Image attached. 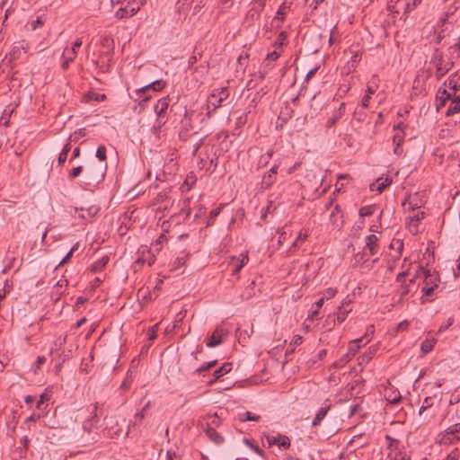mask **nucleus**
<instances>
[{"mask_svg": "<svg viewBox=\"0 0 460 460\" xmlns=\"http://www.w3.org/2000/svg\"><path fill=\"white\" fill-rule=\"evenodd\" d=\"M453 63L449 59H431L427 67V77L435 75L438 79L444 76L451 68Z\"/></svg>", "mask_w": 460, "mask_h": 460, "instance_id": "f257e3e1", "label": "nucleus"}, {"mask_svg": "<svg viewBox=\"0 0 460 460\" xmlns=\"http://www.w3.org/2000/svg\"><path fill=\"white\" fill-rule=\"evenodd\" d=\"M229 96V91L227 87L217 88L212 91L208 98V115L210 116L211 111H216L222 105V102L226 100Z\"/></svg>", "mask_w": 460, "mask_h": 460, "instance_id": "f03ea898", "label": "nucleus"}, {"mask_svg": "<svg viewBox=\"0 0 460 460\" xmlns=\"http://www.w3.org/2000/svg\"><path fill=\"white\" fill-rule=\"evenodd\" d=\"M144 0H132L128 2L126 6L120 7L116 12V17L118 19H123L135 15L144 4Z\"/></svg>", "mask_w": 460, "mask_h": 460, "instance_id": "7ed1b4c3", "label": "nucleus"}, {"mask_svg": "<svg viewBox=\"0 0 460 460\" xmlns=\"http://www.w3.org/2000/svg\"><path fill=\"white\" fill-rule=\"evenodd\" d=\"M156 252L154 249L147 246H141L137 251V258L135 261L136 264L144 265L147 264L152 266L155 261Z\"/></svg>", "mask_w": 460, "mask_h": 460, "instance_id": "20e7f679", "label": "nucleus"}, {"mask_svg": "<svg viewBox=\"0 0 460 460\" xmlns=\"http://www.w3.org/2000/svg\"><path fill=\"white\" fill-rule=\"evenodd\" d=\"M168 106H169L168 97H163L156 102V103L154 107L155 112L156 113V115L158 117L157 125L154 127L155 130H159L160 128L165 123L166 120L164 119V114L168 109Z\"/></svg>", "mask_w": 460, "mask_h": 460, "instance_id": "39448f33", "label": "nucleus"}, {"mask_svg": "<svg viewBox=\"0 0 460 460\" xmlns=\"http://www.w3.org/2000/svg\"><path fill=\"white\" fill-rule=\"evenodd\" d=\"M455 97H460V94H457V91H453L448 89H441L439 88L437 95H436V107L437 111H439L446 105L447 101H451L455 99Z\"/></svg>", "mask_w": 460, "mask_h": 460, "instance_id": "423d86ee", "label": "nucleus"}, {"mask_svg": "<svg viewBox=\"0 0 460 460\" xmlns=\"http://www.w3.org/2000/svg\"><path fill=\"white\" fill-rule=\"evenodd\" d=\"M379 252L378 238L375 234H369L366 237L365 246L361 259L376 255Z\"/></svg>", "mask_w": 460, "mask_h": 460, "instance_id": "0eeeda50", "label": "nucleus"}, {"mask_svg": "<svg viewBox=\"0 0 460 460\" xmlns=\"http://www.w3.org/2000/svg\"><path fill=\"white\" fill-rule=\"evenodd\" d=\"M351 299L349 297H346L341 305L337 308L336 312V321L339 324L342 323L346 318L348 317V314L352 311V308L350 307Z\"/></svg>", "mask_w": 460, "mask_h": 460, "instance_id": "6e6552de", "label": "nucleus"}, {"mask_svg": "<svg viewBox=\"0 0 460 460\" xmlns=\"http://www.w3.org/2000/svg\"><path fill=\"white\" fill-rule=\"evenodd\" d=\"M249 261L247 254L242 253L240 257H231L228 266L231 268L232 275H238L239 271L243 268L244 265Z\"/></svg>", "mask_w": 460, "mask_h": 460, "instance_id": "1a4fd4ad", "label": "nucleus"}, {"mask_svg": "<svg viewBox=\"0 0 460 460\" xmlns=\"http://www.w3.org/2000/svg\"><path fill=\"white\" fill-rule=\"evenodd\" d=\"M420 274H422L424 277L423 285H427L428 287L431 286L432 288H438V283L440 282L439 276L437 272H431L429 270H426L423 268H420Z\"/></svg>", "mask_w": 460, "mask_h": 460, "instance_id": "9d476101", "label": "nucleus"}, {"mask_svg": "<svg viewBox=\"0 0 460 460\" xmlns=\"http://www.w3.org/2000/svg\"><path fill=\"white\" fill-rule=\"evenodd\" d=\"M277 174H278V165H273L269 170V172L263 175L261 182V188L263 190H267V189L270 188L277 180Z\"/></svg>", "mask_w": 460, "mask_h": 460, "instance_id": "9b49d317", "label": "nucleus"}, {"mask_svg": "<svg viewBox=\"0 0 460 460\" xmlns=\"http://www.w3.org/2000/svg\"><path fill=\"white\" fill-rule=\"evenodd\" d=\"M266 439L270 446L278 445L279 447H283L285 449L289 448L291 445L289 438L282 434H279L276 437L267 436Z\"/></svg>", "mask_w": 460, "mask_h": 460, "instance_id": "f8f14e48", "label": "nucleus"}, {"mask_svg": "<svg viewBox=\"0 0 460 460\" xmlns=\"http://www.w3.org/2000/svg\"><path fill=\"white\" fill-rule=\"evenodd\" d=\"M227 334V331L221 327H217L211 336L208 339L207 346L214 348L222 342V337Z\"/></svg>", "mask_w": 460, "mask_h": 460, "instance_id": "ddd939ff", "label": "nucleus"}, {"mask_svg": "<svg viewBox=\"0 0 460 460\" xmlns=\"http://www.w3.org/2000/svg\"><path fill=\"white\" fill-rule=\"evenodd\" d=\"M98 212H99V208L97 206H90L87 208H75V213L77 214V217L84 219V220L92 219Z\"/></svg>", "mask_w": 460, "mask_h": 460, "instance_id": "4468645a", "label": "nucleus"}, {"mask_svg": "<svg viewBox=\"0 0 460 460\" xmlns=\"http://www.w3.org/2000/svg\"><path fill=\"white\" fill-rule=\"evenodd\" d=\"M330 221L336 228L340 229L342 226V212L339 205H336L330 214Z\"/></svg>", "mask_w": 460, "mask_h": 460, "instance_id": "2eb2a0df", "label": "nucleus"}, {"mask_svg": "<svg viewBox=\"0 0 460 460\" xmlns=\"http://www.w3.org/2000/svg\"><path fill=\"white\" fill-rule=\"evenodd\" d=\"M391 183L392 180L389 177H381L376 180V183L370 185V190L372 191L376 190L378 193H382Z\"/></svg>", "mask_w": 460, "mask_h": 460, "instance_id": "dca6fc26", "label": "nucleus"}, {"mask_svg": "<svg viewBox=\"0 0 460 460\" xmlns=\"http://www.w3.org/2000/svg\"><path fill=\"white\" fill-rule=\"evenodd\" d=\"M288 33L286 31L279 32L276 41H275V47L280 48L285 44V41L287 40ZM280 53L277 51V49L273 50L271 53H268L266 58H279Z\"/></svg>", "mask_w": 460, "mask_h": 460, "instance_id": "f3484780", "label": "nucleus"}, {"mask_svg": "<svg viewBox=\"0 0 460 460\" xmlns=\"http://www.w3.org/2000/svg\"><path fill=\"white\" fill-rule=\"evenodd\" d=\"M363 341H365V344H367L369 342L370 338H367V335H365L361 338H358V339H356V340H353L352 341H350L349 345V349H348L349 354H350L351 356H354L359 349V348L361 346L360 343Z\"/></svg>", "mask_w": 460, "mask_h": 460, "instance_id": "a211bd4d", "label": "nucleus"}, {"mask_svg": "<svg viewBox=\"0 0 460 460\" xmlns=\"http://www.w3.org/2000/svg\"><path fill=\"white\" fill-rule=\"evenodd\" d=\"M425 217V212L423 211H418L415 215L410 217L408 221V226L411 229V231H415V233L418 232V226L420 221H421Z\"/></svg>", "mask_w": 460, "mask_h": 460, "instance_id": "6ab92c4d", "label": "nucleus"}, {"mask_svg": "<svg viewBox=\"0 0 460 460\" xmlns=\"http://www.w3.org/2000/svg\"><path fill=\"white\" fill-rule=\"evenodd\" d=\"M444 84L450 90L458 91L460 88V74L451 75Z\"/></svg>", "mask_w": 460, "mask_h": 460, "instance_id": "aec40b11", "label": "nucleus"}, {"mask_svg": "<svg viewBox=\"0 0 460 460\" xmlns=\"http://www.w3.org/2000/svg\"><path fill=\"white\" fill-rule=\"evenodd\" d=\"M330 408L331 403H325L324 406L321 407L316 412L315 417L313 420L312 425L314 427L320 425L321 421L325 418Z\"/></svg>", "mask_w": 460, "mask_h": 460, "instance_id": "412c9836", "label": "nucleus"}, {"mask_svg": "<svg viewBox=\"0 0 460 460\" xmlns=\"http://www.w3.org/2000/svg\"><path fill=\"white\" fill-rule=\"evenodd\" d=\"M377 349L376 346H370L359 358H358V365H366L367 364L376 354Z\"/></svg>", "mask_w": 460, "mask_h": 460, "instance_id": "4be33fe9", "label": "nucleus"}, {"mask_svg": "<svg viewBox=\"0 0 460 460\" xmlns=\"http://www.w3.org/2000/svg\"><path fill=\"white\" fill-rule=\"evenodd\" d=\"M303 342V337L299 334H296L293 336L288 348L286 350V358H288L290 354L294 353L296 348Z\"/></svg>", "mask_w": 460, "mask_h": 460, "instance_id": "5701e85b", "label": "nucleus"}, {"mask_svg": "<svg viewBox=\"0 0 460 460\" xmlns=\"http://www.w3.org/2000/svg\"><path fill=\"white\" fill-rule=\"evenodd\" d=\"M460 112V97H455V99L451 100V102L446 111V115L447 117L453 116L456 113Z\"/></svg>", "mask_w": 460, "mask_h": 460, "instance_id": "b1692460", "label": "nucleus"}, {"mask_svg": "<svg viewBox=\"0 0 460 460\" xmlns=\"http://www.w3.org/2000/svg\"><path fill=\"white\" fill-rule=\"evenodd\" d=\"M205 432L208 438L217 445L221 444L224 441L223 437L219 433H217L213 427L208 426L205 429Z\"/></svg>", "mask_w": 460, "mask_h": 460, "instance_id": "393cba45", "label": "nucleus"}, {"mask_svg": "<svg viewBox=\"0 0 460 460\" xmlns=\"http://www.w3.org/2000/svg\"><path fill=\"white\" fill-rule=\"evenodd\" d=\"M460 441V437L456 434H447V429L441 434L440 444L448 445Z\"/></svg>", "mask_w": 460, "mask_h": 460, "instance_id": "a878e982", "label": "nucleus"}, {"mask_svg": "<svg viewBox=\"0 0 460 460\" xmlns=\"http://www.w3.org/2000/svg\"><path fill=\"white\" fill-rule=\"evenodd\" d=\"M231 370H232V363H229V362L224 363L218 369H217L214 372V374H213L214 380L213 381H217L221 376L229 373Z\"/></svg>", "mask_w": 460, "mask_h": 460, "instance_id": "bb28decb", "label": "nucleus"}, {"mask_svg": "<svg viewBox=\"0 0 460 460\" xmlns=\"http://www.w3.org/2000/svg\"><path fill=\"white\" fill-rule=\"evenodd\" d=\"M165 85V83L162 80H156L149 84L148 85H146L139 89L137 92L140 93H146L147 90L153 89L154 91H160L162 90Z\"/></svg>", "mask_w": 460, "mask_h": 460, "instance_id": "cd10ccee", "label": "nucleus"}, {"mask_svg": "<svg viewBox=\"0 0 460 460\" xmlns=\"http://www.w3.org/2000/svg\"><path fill=\"white\" fill-rule=\"evenodd\" d=\"M308 235H309V231L308 230H302L298 234V235L296 238V240L293 242L290 250H292L294 248L299 247L300 244L303 243L307 239Z\"/></svg>", "mask_w": 460, "mask_h": 460, "instance_id": "c85d7f7f", "label": "nucleus"}, {"mask_svg": "<svg viewBox=\"0 0 460 460\" xmlns=\"http://www.w3.org/2000/svg\"><path fill=\"white\" fill-rule=\"evenodd\" d=\"M260 419H261L260 415L253 414L250 411H245V412H242V413L238 414V420L241 422H245L248 420L258 421V420H260Z\"/></svg>", "mask_w": 460, "mask_h": 460, "instance_id": "c756f323", "label": "nucleus"}, {"mask_svg": "<svg viewBox=\"0 0 460 460\" xmlns=\"http://www.w3.org/2000/svg\"><path fill=\"white\" fill-rule=\"evenodd\" d=\"M83 44V41L79 39H77L73 44H72V47L70 49L66 48L63 54H62V57L64 58L65 55H77L78 54V49L81 48Z\"/></svg>", "mask_w": 460, "mask_h": 460, "instance_id": "7c9ffc66", "label": "nucleus"}, {"mask_svg": "<svg viewBox=\"0 0 460 460\" xmlns=\"http://www.w3.org/2000/svg\"><path fill=\"white\" fill-rule=\"evenodd\" d=\"M188 257H189L188 253H186L184 251L181 252V254L175 259L173 265H172V270H176L179 268H181V266H183L186 263Z\"/></svg>", "mask_w": 460, "mask_h": 460, "instance_id": "2f4dec72", "label": "nucleus"}, {"mask_svg": "<svg viewBox=\"0 0 460 460\" xmlns=\"http://www.w3.org/2000/svg\"><path fill=\"white\" fill-rule=\"evenodd\" d=\"M261 12H262V10L258 8L257 6L252 7L246 13V20H248V21L258 20L261 16Z\"/></svg>", "mask_w": 460, "mask_h": 460, "instance_id": "473e14b6", "label": "nucleus"}, {"mask_svg": "<svg viewBox=\"0 0 460 460\" xmlns=\"http://www.w3.org/2000/svg\"><path fill=\"white\" fill-rule=\"evenodd\" d=\"M167 242V236L164 234H161L159 237L155 240V242L152 244L153 249L156 253L163 248V244Z\"/></svg>", "mask_w": 460, "mask_h": 460, "instance_id": "72a5a7b5", "label": "nucleus"}, {"mask_svg": "<svg viewBox=\"0 0 460 460\" xmlns=\"http://www.w3.org/2000/svg\"><path fill=\"white\" fill-rule=\"evenodd\" d=\"M109 261V258L108 257H102L101 260L95 261L92 266H91V270L93 272H97V271H100L102 270L105 266L106 264L108 263Z\"/></svg>", "mask_w": 460, "mask_h": 460, "instance_id": "f704fd0d", "label": "nucleus"}, {"mask_svg": "<svg viewBox=\"0 0 460 460\" xmlns=\"http://www.w3.org/2000/svg\"><path fill=\"white\" fill-rule=\"evenodd\" d=\"M375 92H376L375 88H373L372 86H367V88L366 90V94L363 97L362 102H361V105L364 108H367L368 107L369 100L371 99V95L374 94Z\"/></svg>", "mask_w": 460, "mask_h": 460, "instance_id": "c9c22d12", "label": "nucleus"}, {"mask_svg": "<svg viewBox=\"0 0 460 460\" xmlns=\"http://www.w3.org/2000/svg\"><path fill=\"white\" fill-rule=\"evenodd\" d=\"M375 209H376L375 205L365 206V207L360 208L358 213L361 217H371L374 214Z\"/></svg>", "mask_w": 460, "mask_h": 460, "instance_id": "e433bc0d", "label": "nucleus"}, {"mask_svg": "<svg viewBox=\"0 0 460 460\" xmlns=\"http://www.w3.org/2000/svg\"><path fill=\"white\" fill-rule=\"evenodd\" d=\"M145 411L141 410L139 412H137L135 414L134 420L131 421L128 425V430L127 434H128L131 431V429L137 426V420L139 419V422H142V420L145 418Z\"/></svg>", "mask_w": 460, "mask_h": 460, "instance_id": "4c0bfd02", "label": "nucleus"}, {"mask_svg": "<svg viewBox=\"0 0 460 460\" xmlns=\"http://www.w3.org/2000/svg\"><path fill=\"white\" fill-rule=\"evenodd\" d=\"M416 196L417 195H414L413 197H410L408 199H406L403 203H402V206H409L408 207V209L409 210H412L414 211L416 208H420L417 200H416Z\"/></svg>", "mask_w": 460, "mask_h": 460, "instance_id": "58836bf2", "label": "nucleus"}, {"mask_svg": "<svg viewBox=\"0 0 460 460\" xmlns=\"http://www.w3.org/2000/svg\"><path fill=\"white\" fill-rule=\"evenodd\" d=\"M288 8H289V6H288L286 3H283L279 8L277 14L274 18V21H276V20L283 21Z\"/></svg>", "mask_w": 460, "mask_h": 460, "instance_id": "ea45409f", "label": "nucleus"}, {"mask_svg": "<svg viewBox=\"0 0 460 460\" xmlns=\"http://www.w3.org/2000/svg\"><path fill=\"white\" fill-rule=\"evenodd\" d=\"M217 362V360H212V361L204 363L203 365H201L199 367H198L195 370V373H202V372L208 371V370L211 369L212 367H214L216 366Z\"/></svg>", "mask_w": 460, "mask_h": 460, "instance_id": "a19ab883", "label": "nucleus"}, {"mask_svg": "<svg viewBox=\"0 0 460 460\" xmlns=\"http://www.w3.org/2000/svg\"><path fill=\"white\" fill-rule=\"evenodd\" d=\"M44 24V22L41 20L40 17H37V19L32 20L28 22V26L31 30L35 31L38 28L41 27Z\"/></svg>", "mask_w": 460, "mask_h": 460, "instance_id": "79ce46f5", "label": "nucleus"}, {"mask_svg": "<svg viewBox=\"0 0 460 460\" xmlns=\"http://www.w3.org/2000/svg\"><path fill=\"white\" fill-rule=\"evenodd\" d=\"M341 118V111H335L333 116L330 118L326 122V127L331 128L333 125L336 124V122Z\"/></svg>", "mask_w": 460, "mask_h": 460, "instance_id": "37998d69", "label": "nucleus"}, {"mask_svg": "<svg viewBox=\"0 0 460 460\" xmlns=\"http://www.w3.org/2000/svg\"><path fill=\"white\" fill-rule=\"evenodd\" d=\"M390 248H396L399 255H401L403 249V242L401 239H394L390 244Z\"/></svg>", "mask_w": 460, "mask_h": 460, "instance_id": "c03bdc74", "label": "nucleus"}, {"mask_svg": "<svg viewBox=\"0 0 460 460\" xmlns=\"http://www.w3.org/2000/svg\"><path fill=\"white\" fill-rule=\"evenodd\" d=\"M96 157L104 162L106 160V147L104 146H100L96 150Z\"/></svg>", "mask_w": 460, "mask_h": 460, "instance_id": "a18cd8bd", "label": "nucleus"}, {"mask_svg": "<svg viewBox=\"0 0 460 460\" xmlns=\"http://www.w3.org/2000/svg\"><path fill=\"white\" fill-rule=\"evenodd\" d=\"M432 406V399L431 397H426L423 401L422 405L420 406L419 410V414H422L423 411H425L427 409Z\"/></svg>", "mask_w": 460, "mask_h": 460, "instance_id": "49530a36", "label": "nucleus"}, {"mask_svg": "<svg viewBox=\"0 0 460 460\" xmlns=\"http://www.w3.org/2000/svg\"><path fill=\"white\" fill-rule=\"evenodd\" d=\"M220 211H221V207H218L210 211L209 218L207 223L208 226L213 225V220L219 215Z\"/></svg>", "mask_w": 460, "mask_h": 460, "instance_id": "de8ad7c7", "label": "nucleus"}, {"mask_svg": "<svg viewBox=\"0 0 460 460\" xmlns=\"http://www.w3.org/2000/svg\"><path fill=\"white\" fill-rule=\"evenodd\" d=\"M83 172V166L79 165L76 167H74L68 173L69 179H75L78 177Z\"/></svg>", "mask_w": 460, "mask_h": 460, "instance_id": "09e8293b", "label": "nucleus"}, {"mask_svg": "<svg viewBox=\"0 0 460 460\" xmlns=\"http://www.w3.org/2000/svg\"><path fill=\"white\" fill-rule=\"evenodd\" d=\"M433 349V342L426 340L421 343V350L424 354L429 353Z\"/></svg>", "mask_w": 460, "mask_h": 460, "instance_id": "8fccbe9b", "label": "nucleus"}, {"mask_svg": "<svg viewBox=\"0 0 460 460\" xmlns=\"http://www.w3.org/2000/svg\"><path fill=\"white\" fill-rule=\"evenodd\" d=\"M195 181H196V178L194 176H188L187 179L185 180L184 183L182 184V188L189 190L191 188L192 184H194Z\"/></svg>", "mask_w": 460, "mask_h": 460, "instance_id": "3c124183", "label": "nucleus"}, {"mask_svg": "<svg viewBox=\"0 0 460 460\" xmlns=\"http://www.w3.org/2000/svg\"><path fill=\"white\" fill-rule=\"evenodd\" d=\"M85 136V128H79L74 133V136H71L69 137L70 141H77L78 137H84Z\"/></svg>", "mask_w": 460, "mask_h": 460, "instance_id": "603ef678", "label": "nucleus"}, {"mask_svg": "<svg viewBox=\"0 0 460 460\" xmlns=\"http://www.w3.org/2000/svg\"><path fill=\"white\" fill-rule=\"evenodd\" d=\"M447 434H458L460 433V422L456 423L447 429Z\"/></svg>", "mask_w": 460, "mask_h": 460, "instance_id": "864d4df0", "label": "nucleus"}, {"mask_svg": "<svg viewBox=\"0 0 460 460\" xmlns=\"http://www.w3.org/2000/svg\"><path fill=\"white\" fill-rule=\"evenodd\" d=\"M158 324L153 325L147 332L148 339L150 341H153L156 338V332H157Z\"/></svg>", "mask_w": 460, "mask_h": 460, "instance_id": "5fc2aeb1", "label": "nucleus"}, {"mask_svg": "<svg viewBox=\"0 0 460 460\" xmlns=\"http://www.w3.org/2000/svg\"><path fill=\"white\" fill-rule=\"evenodd\" d=\"M399 292V295H400V297L401 298H403L404 296H406L409 292H410V289H409V286L408 285H403L402 284L401 285V288H399L398 290Z\"/></svg>", "mask_w": 460, "mask_h": 460, "instance_id": "6e6d98bb", "label": "nucleus"}, {"mask_svg": "<svg viewBox=\"0 0 460 460\" xmlns=\"http://www.w3.org/2000/svg\"><path fill=\"white\" fill-rule=\"evenodd\" d=\"M89 98L97 102L103 101L106 98L105 94L96 93H90Z\"/></svg>", "mask_w": 460, "mask_h": 460, "instance_id": "4d7b16f0", "label": "nucleus"}, {"mask_svg": "<svg viewBox=\"0 0 460 460\" xmlns=\"http://www.w3.org/2000/svg\"><path fill=\"white\" fill-rule=\"evenodd\" d=\"M403 141V134L402 133H396L393 137V142L394 145L401 146V144Z\"/></svg>", "mask_w": 460, "mask_h": 460, "instance_id": "13d9d810", "label": "nucleus"}, {"mask_svg": "<svg viewBox=\"0 0 460 460\" xmlns=\"http://www.w3.org/2000/svg\"><path fill=\"white\" fill-rule=\"evenodd\" d=\"M436 288H432L431 286L428 287L427 285H423L422 287V293H423V296H430L434 290H435Z\"/></svg>", "mask_w": 460, "mask_h": 460, "instance_id": "bf43d9fd", "label": "nucleus"}, {"mask_svg": "<svg viewBox=\"0 0 460 460\" xmlns=\"http://www.w3.org/2000/svg\"><path fill=\"white\" fill-rule=\"evenodd\" d=\"M336 292H337L336 289H334L332 288H329L324 291L323 297H325V299L332 298L336 295Z\"/></svg>", "mask_w": 460, "mask_h": 460, "instance_id": "052dcab7", "label": "nucleus"}, {"mask_svg": "<svg viewBox=\"0 0 460 460\" xmlns=\"http://www.w3.org/2000/svg\"><path fill=\"white\" fill-rule=\"evenodd\" d=\"M349 90V87L347 84L341 85L339 90L338 93L336 95H339L341 98H342Z\"/></svg>", "mask_w": 460, "mask_h": 460, "instance_id": "680f3d73", "label": "nucleus"}, {"mask_svg": "<svg viewBox=\"0 0 460 460\" xmlns=\"http://www.w3.org/2000/svg\"><path fill=\"white\" fill-rule=\"evenodd\" d=\"M167 199H168V196H167V193H166V192H160V193L156 196V198H155L156 204H158V203H163V202H164Z\"/></svg>", "mask_w": 460, "mask_h": 460, "instance_id": "e2e57ef3", "label": "nucleus"}, {"mask_svg": "<svg viewBox=\"0 0 460 460\" xmlns=\"http://www.w3.org/2000/svg\"><path fill=\"white\" fill-rule=\"evenodd\" d=\"M454 323V319L453 318H448L447 323L445 324H442L439 329H438V332H442L443 331L447 330V328H449Z\"/></svg>", "mask_w": 460, "mask_h": 460, "instance_id": "0e129e2a", "label": "nucleus"}, {"mask_svg": "<svg viewBox=\"0 0 460 460\" xmlns=\"http://www.w3.org/2000/svg\"><path fill=\"white\" fill-rule=\"evenodd\" d=\"M78 247V243L75 244L71 250L68 252V253L62 259V261H60V264H63L65 263L69 258L70 256L72 255V253L77 249Z\"/></svg>", "mask_w": 460, "mask_h": 460, "instance_id": "69168bd1", "label": "nucleus"}, {"mask_svg": "<svg viewBox=\"0 0 460 460\" xmlns=\"http://www.w3.org/2000/svg\"><path fill=\"white\" fill-rule=\"evenodd\" d=\"M410 325V322L407 320H404L398 323L397 325V331H405Z\"/></svg>", "mask_w": 460, "mask_h": 460, "instance_id": "338daca9", "label": "nucleus"}, {"mask_svg": "<svg viewBox=\"0 0 460 460\" xmlns=\"http://www.w3.org/2000/svg\"><path fill=\"white\" fill-rule=\"evenodd\" d=\"M422 0H411V4H406V9L407 10H412L414 8H416L420 3H421Z\"/></svg>", "mask_w": 460, "mask_h": 460, "instance_id": "774afa93", "label": "nucleus"}]
</instances>
